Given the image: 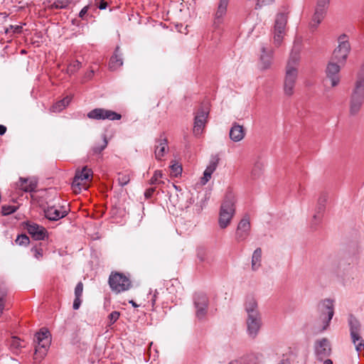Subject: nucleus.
Returning <instances> with one entry per match:
<instances>
[{
	"mask_svg": "<svg viewBox=\"0 0 364 364\" xmlns=\"http://www.w3.org/2000/svg\"><path fill=\"white\" fill-rule=\"evenodd\" d=\"M235 201L234 194L231 191L227 192L219 212L218 223L222 229L228 226L235 213Z\"/></svg>",
	"mask_w": 364,
	"mask_h": 364,
	"instance_id": "nucleus-1",
	"label": "nucleus"
},
{
	"mask_svg": "<svg viewBox=\"0 0 364 364\" xmlns=\"http://www.w3.org/2000/svg\"><path fill=\"white\" fill-rule=\"evenodd\" d=\"M50 334L47 328H43L35 334L34 342L37 343L35 346L33 359L40 362L46 355L50 344Z\"/></svg>",
	"mask_w": 364,
	"mask_h": 364,
	"instance_id": "nucleus-2",
	"label": "nucleus"
},
{
	"mask_svg": "<svg viewBox=\"0 0 364 364\" xmlns=\"http://www.w3.org/2000/svg\"><path fill=\"white\" fill-rule=\"evenodd\" d=\"M338 43L330 60L345 65L351 49L348 36L346 33L340 35L338 38Z\"/></svg>",
	"mask_w": 364,
	"mask_h": 364,
	"instance_id": "nucleus-3",
	"label": "nucleus"
},
{
	"mask_svg": "<svg viewBox=\"0 0 364 364\" xmlns=\"http://www.w3.org/2000/svg\"><path fill=\"white\" fill-rule=\"evenodd\" d=\"M108 283L112 291L117 294L127 291L132 286L130 279L124 274L118 272H111Z\"/></svg>",
	"mask_w": 364,
	"mask_h": 364,
	"instance_id": "nucleus-4",
	"label": "nucleus"
},
{
	"mask_svg": "<svg viewBox=\"0 0 364 364\" xmlns=\"http://www.w3.org/2000/svg\"><path fill=\"white\" fill-rule=\"evenodd\" d=\"M348 323L350 329V335L353 343L355 345L358 352L361 351L364 348V341L360 336L362 326L360 321L353 314L348 317Z\"/></svg>",
	"mask_w": 364,
	"mask_h": 364,
	"instance_id": "nucleus-5",
	"label": "nucleus"
},
{
	"mask_svg": "<svg viewBox=\"0 0 364 364\" xmlns=\"http://www.w3.org/2000/svg\"><path fill=\"white\" fill-rule=\"evenodd\" d=\"M364 102V87L355 85L350 98L349 112L351 116L356 115Z\"/></svg>",
	"mask_w": 364,
	"mask_h": 364,
	"instance_id": "nucleus-6",
	"label": "nucleus"
},
{
	"mask_svg": "<svg viewBox=\"0 0 364 364\" xmlns=\"http://www.w3.org/2000/svg\"><path fill=\"white\" fill-rule=\"evenodd\" d=\"M193 304L196 309V317L198 320L204 319L209 305L208 296L203 293H196L193 296Z\"/></svg>",
	"mask_w": 364,
	"mask_h": 364,
	"instance_id": "nucleus-7",
	"label": "nucleus"
},
{
	"mask_svg": "<svg viewBox=\"0 0 364 364\" xmlns=\"http://www.w3.org/2000/svg\"><path fill=\"white\" fill-rule=\"evenodd\" d=\"M87 117L91 119L96 120H119L122 118V115L112 110L106 109L103 108H95L87 114Z\"/></svg>",
	"mask_w": 364,
	"mask_h": 364,
	"instance_id": "nucleus-8",
	"label": "nucleus"
},
{
	"mask_svg": "<svg viewBox=\"0 0 364 364\" xmlns=\"http://www.w3.org/2000/svg\"><path fill=\"white\" fill-rule=\"evenodd\" d=\"M287 22V15L286 14L279 13L277 15L274 23V41L277 46L282 43Z\"/></svg>",
	"mask_w": 364,
	"mask_h": 364,
	"instance_id": "nucleus-9",
	"label": "nucleus"
},
{
	"mask_svg": "<svg viewBox=\"0 0 364 364\" xmlns=\"http://www.w3.org/2000/svg\"><path fill=\"white\" fill-rule=\"evenodd\" d=\"M342 66L341 64L331 60H329L326 65L325 70L326 77L331 81L332 87L337 86L340 82L341 77L339 73Z\"/></svg>",
	"mask_w": 364,
	"mask_h": 364,
	"instance_id": "nucleus-10",
	"label": "nucleus"
},
{
	"mask_svg": "<svg viewBox=\"0 0 364 364\" xmlns=\"http://www.w3.org/2000/svg\"><path fill=\"white\" fill-rule=\"evenodd\" d=\"M321 311V318L323 321V330H326L329 326L334 314L333 305L330 299L324 300L318 306Z\"/></svg>",
	"mask_w": 364,
	"mask_h": 364,
	"instance_id": "nucleus-11",
	"label": "nucleus"
},
{
	"mask_svg": "<svg viewBox=\"0 0 364 364\" xmlns=\"http://www.w3.org/2000/svg\"><path fill=\"white\" fill-rule=\"evenodd\" d=\"M331 353V348L329 341L323 338L317 341L315 344V354L319 361L325 360Z\"/></svg>",
	"mask_w": 364,
	"mask_h": 364,
	"instance_id": "nucleus-12",
	"label": "nucleus"
},
{
	"mask_svg": "<svg viewBox=\"0 0 364 364\" xmlns=\"http://www.w3.org/2000/svg\"><path fill=\"white\" fill-rule=\"evenodd\" d=\"M297 76V69H286L284 81V91L286 95L291 96L293 95Z\"/></svg>",
	"mask_w": 364,
	"mask_h": 364,
	"instance_id": "nucleus-13",
	"label": "nucleus"
},
{
	"mask_svg": "<svg viewBox=\"0 0 364 364\" xmlns=\"http://www.w3.org/2000/svg\"><path fill=\"white\" fill-rule=\"evenodd\" d=\"M209 112L205 110L203 107H200L197 111L194 118V126L193 132L196 136L202 134L203 130L207 122V118Z\"/></svg>",
	"mask_w": 364,
	"mask_h": 364,
	"instance_id": "nucleus-14",
	"label": "nucleus"
},
{
	"mask_svg": "<svg viewBox=\"0 0 364 364\" xmlns=\"http://www.w3.org/2000/svg\"><path fill=\"white\" fill-rule=\"evenodd\" d=\"M25 228L35 240H43L48 237L46 229L36 223L26 222L25 223Z\"/></svg>",
	"mask_w": 364,
	"mask_h": 364,
	"instance_id": "nucleus-15",
	"label": "nucleus"
},
{
	"mask_svg": "<svg viewBox=\"0 0 364 364\" xmlns=\"http://www.w3.org/2000/svg\"><path fill=\"white\" fill-rule=\"evenodd\" d=\"M92 176V171L90 168H87V166L83 167L82 171H77L72 183V188L75 193L80 191L81 182L83 181L88 180Z\"/></svg>",
	"mask_w": 364,
	"mask_h": 364,
	"instance_id": "nucleus-16",
	"label": "nucleus"
},
{
	"mask_svg": "<svg viewBox=\"0 0 364 364\" xmlns=\"http://www.w3.org/2000/svg\"><path fill=\"white\" fill-rule=\"evenodd\" d=\"M247 329L248 335L255 338L262 326L261 314L255 316H248L247 318Z\"/></svg>",
	"mask_w": 364,
	"mask_h": 364,
	"instance_id": "nucleus-17",
	"label": "nucleus"
},
{
	"mask_svg": "<svg viewBox=\"0 0 364 364\" xmlns=\"http://www.w3.org/2000/svg\"><path fill=\"white\" fill-rule=\"evenodd\" d=\"M250 223L248 218H243L239 223L235 232V239L237 242L245 240L249 235Z\"/></svg>",
	"mask_w": 364,
	"mask_h": 364,
	"instance_id": "nucleus-18",
	"label": "nucleus"
},
{
	"mask_svg": "<svg viewBox=\"0 0 364 364\" xmlns=\"http://www.w3.org/2000/svg\"><path fill=\"white\" fill-rule=\"evenodd\" d=\"M60 208L61 210H58L54 206L48 207L44 210L45 217L52 221H56L65 217L68 214L69 210L65 209L63 206H61Z\"/></svg>",
	"mask_w": 364,
	"mask_h": 364,
	"instance_id": "nucleus-19",
	"label": "nucleus"
},
{
	"mask_svg": "<svg viewBox=\"0 0 364 364\" xmlns=\"http://www.w3.org/2000/svg\"><path fill=\"white\" fill-rule=\"evenodd\" d=\"M164 135V134H161L160 137L156 140L154 154L157 160H161L168 149V140Z\"/></svg>",
	"mask_w": 364,
	"mask_h": 364,
	"instance_id": "nucleus-20",
	"label": "nucleus"
},
{
	"mask_svg": "<svg viewBox=\"0 0 364 364\" xmlns=\"http://www.w3.org/2000/svg\"><path fill=\"white\" fill-rule=\"evenodd\" d=\"M229 135L232 141L235 142L240 141L245 137V131L242 126L235 122L230 128Z\"/></svg>",
	"mask_w": 364,
	"mask_h": 364,
	"instance_id": "nucleus-21",
	"label": "nucleus"
},
{
	"mask_svg": "<svg viewBox=\"0 0 364 364\" xmlns=\"http://www.w3.org/2000/svg\"><path fill=\"white\" fill-rule=\"evenodd\" d=\"M230 0H220L215 14L214 25L218 26L222 23L223 17L225 15Z\"/></svg>",
	"mask_w": 364,
	"mask_h": 364,
	"instance_id": "nucleus-22",
	"label": "nucleus"
},
{
	"mask_svg": "<svg viewBox=\"0 0 364 364\" xmlns=\"http://www.w3.org/2000/svg\"><path fill=\"white\" fill-rule=\"evenodd\" d=\"M245 306L247 316L260 314L258 310L257 301L253 296H247Z\"/></svg>",
	"mask_w": 364,
	"mask_h": 364,
	"instance_id": "nucleus-23",
	"label": "nucleus"
},
{
	"mask_svg": "<svg viewBox=\"0 0 364 364\" xmlns=\"http://www.w3.org/2000/svg\"><path fill=\"white\" fill-rule=\"evenodd\" d=\"M262 55L260 56V62L262 65V69L266 70L268 69L272 63V50H267L266 47H262Z\"/></svg>",
	"mask_w": 364,
	"mask_h": 364,
	"instance_id": "nucleus-24",
	"label": "nucleus"
},
{
	"mask_svg": "<svg viewBox=\"0 0 364 364\" xmlns=\"http://www.w3.org/2000/svg\"><path fill=\"white\" fill-rule=\"evenodd\" d=\"M18 186L23 191L31 193L36 191L37 182L33 180L28 181V178L20 177Z\"/></svg>",
	"mask_w": 364,
	"mask_h": 364,
	"instance_id": "nucleus-25",
	"label": "nucleus"
},
{
	"mask_svg": "<svg viewBox=\"0 0 364 364\" xmlns=\"http://www.w3.org/2000/svg\"><path fill=\"white\" fill-rule=\"evenodd\" d=\"M119 47L115 48L113 55L110 58L109 68L111 70H115L123 65V60L119 55Z\"/></svg>",
	"mask_w": 364,
	"mask_h": 364,
	"instance_id": "nucleus-26",
	"label": "nucleus"
},
{
	"mask_svg": "<svg viewBox=\"0 0 364 364\" xmlns=\"http://www.w3.org/2000/svg\"><path fill=\"white\" fill-rule=\"evenodd\" d=\"M326 14V11L315 9L314 14L312 16L311 21L310 22L309 24L310 28L314 30L316 29L318 27V26L321 23Z\"/></svg>",
	"mask_w": 364,
	"mask_h": 364,
	"instance_id": "nucleus-27",
	"label": "nucleus"
},
{
	"mask_svg": "<svg viewBox=\"0 0 364 364\" xmlns=\"http://www.w3.org/2000/svg\"><path fill=\"white\" fill-rule=\"evenodd\" d=\"M262 249L257 247L253 252L252 257V268L253 270L257 269L261 265Z\"/></svg>",
	"mask_w": 364,
	"mask_h": 364,
	"instance_id": "nucleus-28",
	"label": "nucleus"
},
{
	"mask_svg": "<svg viewBox=\"0 0 364 364\" xmlns=\"http://www.w3.org/2000/svg\"><path fill=\"white\" fill-rule=\"evenodd\" d=\"M299 59V52L292 50L288 60L286 69H297L296 66L298 65Z\"/></svg>",
	"mask_w": 364,
	"mask_h": 364,
	"instance_id": "nucleus-29",
	"label": "nucleus"
},
{
	"mask_svg": "<svg viewBox=\"0 0 364 364\" xmlns=\"http://www.w3.org/2000/svg\"><path fill=\"white\" fill-rule=\"evenodd\" d=\"M8 344L10 347V349L14 353H16V354L18 353L20 349H21L22 348L24 347V346H23L21 344V339L16 336L11 337V339L9 341Z\"/></svg>",
	"mask_w": 364,
	"mask_h": 364,
	"instance_id": "nucleus-30",
	"label": "nucleus"
},
{
	"mask_svg": "<svg viewBox=\"0 0 364 364\" xmlns=\"http://www.w3.org/2000/svg\"><path fill=\"white\" fill-rule=\"evenodd\" d=\"M327 201V194L322 193L318 199L316 212L318 213H323L326 208V203Z\"/></svg>",
	"mask_w": 364,
	"mask_h": 364,
	"instance_id": "nucleus-31",
	"label": "nucleus"
},
{
	"mask_svg": "<svg viewBox=\"0 0 364 364\" xmlns=\"http://www.w3.org/2000/svg\"><path fill=\"white\" fill-rule=\"evenodd\" d=\"M264 164L259 161L255 162L254 167L252 170V177L257 178L263 173Z\"/></svg>",
	"mask_w": 364,
	"mask_h": 364,
	"instance_id": "nucleus-32",
	"label": "nucleus"
},
{
	"mask_svg": "<svg viewBox=\"0 0 364 364\" xmlns=\"http://www.w3.org/2000/svg\"><path fill=\"white\" fill-rule=\"evenodd\" d=\"M70 102V98L69 97H66L63 98L62 100L58 101L53 106V112H60L63 110L66 106L69 105Z\"/></svg>",
	"mask_w": 364,
	"mask_h": 364,
	"instance_id": "nucleus-33",
	"label": "nucleus"
},
{
	"mask_svg": "<svg viewBox=\"0 0 364 364\" xmlns=\"http://www.w3.org/2000/svg\"><path fill=\"white\" fill-rule=\"evenodd\" d=\"M107 136L105 135L103 136V141L100 145H95L91 149V154L97 155L100 154L101 152L107 147Z\"/></svg>",
	"mask_w": 364,
	"mask_h": 364,
	"instance_id": "nucleus-34",
	"label": "nucleus"
},
{
	"mask_svg": "<svg viewBox=\"0 0 364 364\" xmlns=\"http://www.w3.org/2000/svg\"><path fill=\"white\" fill-rule=\"evenodd\" d=\"M322 213H318L317 212H316L310 223V226L312 230H316L317 229L318 226L321 224L322 221Z\"/></svg>",
	"mask_w": 364,
	"mask_h": 364,
	"instance_id": "nucleus-35",
	"label": "nucleus"
},
{
	"mask_svg": "<svg viewBox=\"0 0 364 364\" xmlns=\"http://www.w3.org/2000/svg\"><path fill=\"white\" fill-rule=\"evenodd\" d=\"M81 66V63L78 61L77 60L73 61L71 63L67 68V73L70 75H72L77 72Z\"/></svg>",
	"mask_w": 364,
	"mask_h": 364,
	"instance_id": "nucleus-36",
	"label": "nucleus"
},
{
	"mask_svg": "<svg viewBox=\"0 0 364 364\" xmlns=\"http://www.w3.org/2000/svg\"><path fill=\"white\" fill-rule=\"evenodd\" d=\"M219 160H220V158L218 155L213 156L210 161L209 165L207 166L205 170L213 173L218 166Z\"/></svg>",
	"mask_w": 364,
	"mask_h": 364,
	"instance_id": "nucleus-37",
	"label": "nucleus"
},
{
	"mask_svg": "<svg viewBox=\"0 0 364 364\" xmlns=\"http://www.w3.org/2000/svg\"><path fill=\"white\" fill-rule=\"evenodd\" d=\"M117 181L121 186H124L127 185L130 181L129 175L126 173H119Z\"/></svg>",
	"mask_w": 364,
	"mask_h": 364,
	"instance_id": "nucleus-38",
	"label": "nucleus"
},
{
	"mask_svg": "<svg viewBox=\"0 0 364 364\" xmlns=\"http://www.w3.org/2000/svg\"><path fill=\"white\" fill-rule=\"evenodd\" d=\"M73 0H56L51 6L54 9H65Z\"/></svg>",
	"mask_w": 364,
	"mask_h": 364,
	"instance_id": "nucleus-39",
	"label": "nucleus"
},
{
	"mask_svg": "<svg viewBox=\"0 0 364 364\" xmlns=\"http://www.w3.org/2000/svg\"><path fill=\"white\" fill-rule=\"evenodd\" d=\"M15 242L20 246H27L30 242V239L26 234H21L17 236Z\"/></svg>",
	"mask_w": 364,
	"mask_h": 364,
	"instance_id": "nucleus-40",
	"label": "nucleus"
},
{
	"mask_svg": "<svg viewBox=\"0 0 364 364\" xmlns=\"http://www.w3.org/2000/svg\"><path fill=\"white\" fill-rule=\"evenodd\" d=\"M355 85L364 87V65L360 67Z\"/></svg>",
	"mask_w": 364,
	"mask_h": 364,
	"instance_id": "nucleus-41",
	"label": "nucleus"
},
{
	"mask_svg": "<svg viewBox=\"0 0 364 364\" xmlns=\"http://www.w3.org/2000/svg\"><path fill=\"white\" fill-rule=\"evenodd\" d=\"M7 295V289L5 287H0V314L4 308L5 301L4 299Z\"/></svg>",
	"mask_w": 364,
	"mask_h": 364,
	"instance_id": "nucleus-42",
	"label": "nucleus"
},
{
	"mask_svg": "<svg viewBox=\"0 0 364 364\" xmlns=\"http://www.w3.org/2000/svg\"><path fill=\"white\" fill-rule=\"evenodd\" d=\"M330 1L331 0H317L315 9H321L327 12L328 6L330 4Z\"/></svg>",
	"mask_w": 364,
	"mask_h": 364,
	"instance_id": "nucleus-43",
	"label": "nucleus"
},
{
	"mask_svg": "<svg viewBox=\"0 0 364 364\" xmlns=\"http://www.w3.org/2000/svg\"><path fill=\"white\" fill-rule=\"evenodd\" d=\"M171 169L172 174L176 177L181 175L183 170L181 165L178 164L176 162H175L171 166Z\"/></svg>",
	"mask_w": 364,
	"mask_h": 364,
	"instance_id": "nucleus-44",
	"label": "nucleus"
},
{
	"mask_svg": "<svg viewBox=\"0 0 364 364\" xmlns=\"http://www.w3.org/2000/svg\"><path fill=\"white\" fill-rule=\"evenodd\" d=\"M17 210V207L14 205H3L1 208V213L4 215H8L14 213Z\"/></svg>",
	"mask_w": 364,
	"mask_h": 364,
	"instance_id": "nucleus-45",
	"label": "nucleus"
},
{
	"mask_svg": "<svg viewBox=\"0 0 364 364\" xmlns=\"http://www.w3.org/2000/svg\"><path fill=\"white\" fill-rule=\"evenodd\" d=\"M197 257L200 260V262H209L208 258L206 257V251L203 247H199L197 249Z\"/></svg>",
	"mask_w": 364,
	"mask_h": 364,
	"instance_id": "nucleus-46",
	"label": "nucleus"
},
{
	"mask_svg": "<svg viewBox=\"0 0 364 364\" xmlns=\"http://www.w3.org/2000/svg\"><path fill=\"white\" fill-rule=\"evenodd\" d=\"M255 9H260L262 6H267L272 3L274 0H255Z\"/></svg>",
	"mask_w": 364,
	"mask_h": 364,
	"instance_id": "nucleus-47",
	"label": "nucleus"
},
{
	"mask_svg": "<svg viewBox=\"0 0 364 364\" xmlns=\"http://www.w3.org/2000/svg\"><path fill=\"white\" fill-rule=\"evenodd\" d=\"M119 315V312L116 311H112L111 314H109V315L108 316V318L109 321V326H111L114 322H116L118 320Z\"/></svg>",
	"mask_w": 364,
	"mask_h": 364,
	"instance_id": "nucleus-48",
	"label": "nucleus"
},
{
	"mask_svg": "<svg viewBox=\"0 0 364 364\" xmlns=\"http://www.w3.org/2000/svg\"><path fill=\"white\" fill-rule=\"evenodd\" d=\"M212 173V172L205 170L203 176L200 178V184L203 186L206 184L211 178Z\"/></svg>",
	"mask_w": 364,
	"mask_h": 364,
	"instance_id": "nucleus-49",
	"label": "nucleus"
},
{
	"mask_svg": "<svg viewBox=\"0 0 364 364\" xmlns=\"http://www.w3.org/2000/svg\"><path fill=\"white\" fill-rule=\"evenodd\" d=\"M83 291V284L82 282H80L77 284L75 288V297H81Z\"/></svg>",
	"mask_w": 364,
	"mask_h": 364,
	"instance_id": "nucleus-50",
	"label": "nucleus"
},
{
	"mask_svg": "<svg viewBox=\"0 0 364 364\" xmlns=\"http://www.w3.org/2000/svg\"><path fill=\"white\" fill-rule=\"evenodd\" d=\"M163 176L161 171H156L154 172V176L151 177V178L150 179V181H149V183L151 185H153V184H155L157 183L158 181V179L161 178Z\"/></svg>",
	"mask_w": 364,
	"mask_h": 364,
	"instance_id": "nucleus-51",
	"label": "nucleus"
},
{
	"mask_svg": "<svg viewBox=\"0 0 364 364\" xmlns=\"http://www.w3.org/2000/svg\"><path fill=\"white\" fill-rule=\"evenodd\" d=\"M31 252L34 253L35 257L38 259L43 257V250L41 248L33 247L31 248Z\"/></svg>",
	"mask_w": 364,
	"mask_h": 364,
	"instance_id": "nucleus-52",
	"label": "nucleus"
},
{
	"mask_svg": "<svg viewBox=\"0 0 364 364\" xmlns=\"http://www.w3.org/2000/svg\"><path fill=\"white\" fill-rule=\"evenodd\" d=\"M81 305L80 297H75L73 301V308L75 310H77Z\"/></svg>",
	"mask_w": 364,
	"mask_h": 364,
	"instance_id": "nucleus-53",
	"label": "nucleus"
},
{
	"mask_svg": "<svg viewBox=\"0 0 364 364\" xmlns=\"http://www.w3.org/2000/svg\"><path fill=\"white\" fill-rule=\"evenodd\" d=\"M154 191H155V188H149L147 190H146V191L144 193L145 198H150L152 196Z\"/></svg>",
	"mask_w": 364,
	"mask_h": 364,
	"instance_id": "nucleus-54",
	"label": "nucleus"
},
{
	"mask_svg": "<svg viewBox=\"0 0 364 364\" xmlns=\"http://www.w3.org/2000/svg\"><path fill=\"white\" fill-rule=\"evenodd\" d=\"M88 9V6L83 7L79 13V17L82 18L85 16V15L87 13Z\"/></svg>",
	"mask_w": 364,
	"mask_h": 364,
	"instance_id": "nucleus-55",
	"label": "nucleus"
},
{
	"mask_svg": "<svg viewBox=\"0 0 364 364\" xmlns=\"http://www.w3.org/2000/svg\"><path fill=\"white\" fill-rule=\"evenodd\" d=\"M6 132V127L4 125L0 124V135H4Z\"/></svg>",
	"mask_w": 364,
	"mask_h": 364,
	"instance_id": "nucleus-56",
	"label": "nucleus"
},
{
	"mask_svg": "<svg viewBox=\"0 0 364 364\" xmlns=\"http://www.w3.org/2000/svg\"><path fill=\"white\" fill-rule=\"evenodd\" d=\"M93 74H94V71L92 70H91L89 73H87L86 74V77L87 78H91L92 77Z\"/></svg>",
	"mask_w": 364,
	"mask_h": 364,
	"instance_id": "nucleus-57",
	"label": "nucleus"
},
{
	"mask_svg": "<svg viewBox=\"0 0 364 364\" xmlns=\"http://www.w3.org/2000/svg\"><path fill=\"white\" fill-rule=\"evenodd\" d=\"M325 363L326 364H333V361L331 359H326Z\"/></svg>",
	"mask_w": 364,
	"mask_h": 364,
	"instance_id": "nucleus-58",
	"label": "nucleus"
},
{
	"mask_svg": "<svg viewBox=\"0 0 364 364\" xmlns=\"http://www.w3.org/2000/svg\"><path fill=\"white\" fill-rule=\"evenodd\" d=\"M21 28H22V27H21V26H16V28H15V29H16V32L20 33V32L21 31Z\"/></svg>",
	"mask_w": 364,
	"mask_h": 364,
	"instance_id": "nucleus-59",
	"label": "nucleus"
},
{
	"mask_svg": "<svg viewBox=\"0 0 364 364\" xmlns=\"http://www.w3.org/2000/svg\"><path fill=\"white\" fill-rule=\"evenodd\" d=\"M129 303L134 306V307H137L138 305L133 301V300H131L129 301Z\"/></svg>",
	"mask_w": 364,
	"mask_h": 364,
	"instance_id": "nucleus-60",
	"label": "nucleus"
},
{
	"mask_svg": "<svg viewBox=\"0 0 364 364\" xmlns=\"http://www.w3.org/2000/svg\"><path fill=\"white\" fill-rule=\"evenodd\" d=\"M157 294H158V291H157V290H155V292H154V295L152 296V299H157Z\"/></svg>",
	"mask_w": 364,
	"mask_h": 364,
	"instance_id": "nucleus-61",
	"label": "nucleus"
},
{
	"mask_svg": "<svg viewBox=\"0 0 364 364\" xmlns=\"http://www.w3.org/2000/svg\"><path fill=\"white\" fill-rule=\"evenodd\" d=\"M156 301V299H151V303H152V306H153L155 305Z\"/></svg>",
	"mask_w": 364,
	"mask_h": 364,
	"instance_id": "nucleus-62",
	"label": "nucleus"
},
{
	"mask_svg": "<svg viewBox=\"0 0 364 364\" xmlns=\"http://www.w3.org/2000/svg\"><path fill=\"white\" fill-rule=\"evenodd\" d=\"M172 186H173L175 189L178 190V186H176L175 184L172 183Z\"/></svg>",
	"mask_w": 364,
	"mask_h": 364,
	"instance_id": "nucleus-63",
	"label": "nucleus"
},
{
	"mask_svg": "<svg viewBox=\"0 0 364 364\" xmlns=\"http://www.w3.org/2000/svg\"><path fill=\"white\" fill-rule=\"evenodd\" d=\"M323 361L324 362V363H323V364H326V363H325V360H323Z\"/></svg>",
	"mask_w": 364,
	"mask_h": 364,
	"instance_id": "nucleus-64",
	"label": "nucleus"
}]
</instances>
